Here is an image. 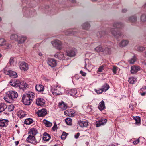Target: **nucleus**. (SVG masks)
<instances>
[{"label": "nucleus", "mask_w": 146, "mask_h": 146, "mask_svg": "<svg viewBox=\"0 0 146 146\" xmlns=\"http://www.w3.org/2000/svg\"><path fill=\"white\" fill-rule=\"evenodd\" d=\"M18 96V94L16 92L9 91L7 92L4 99L7 102L11 103L13 102L14 99L17 98Z\"/></svg>", "instance_id": "obj_1"}, {"label": "nucleus", "mask_w": 146, "mask_h": 146, "mask_svg": "<svg viewBox=\"0 0 146 146\" xmlns=\"http://www.w3.org/2000/svg\"><path fill=\"white\" fill-rule=\"evenodd\" d=\"M34 94V93L32 92L24 94L22 99V101L24 104L25 105L30 104L33 100Z\"/></svg>", "instance_id": "obj_2"}, {"label": "nucleus", "mask_w": 146, "mask_h": 146, "mask_svg": "<svg viewBox=\"0 0 146 146\" xmlns=\"http://www.w3.org/2000/svg\"><path fill=\"white\" fill-rule=\"evenodd\" d=\"M109 30H110L111 33L116 38H119L121 37L123 33L119 31H117L115 30L114 28H109Z\"/></svg>", "instance_id": "obj_3"}, {"label": "nucleus", "mask_w": 146, "mask_h": 146, "mask_svg": "<svg viewBox=\"0 0 146 146\" xmlns=\"http://www.w3.org/2000/svg\"><path fill=\"white\" fill-rule=\"evenodd\" d=\"M94 50L96 52H99L105 51L108 54H110L111 53L110 48H104L101 45H99L94 49Z\"/></svg>", "instance_id": "obj_4"}, {"label": "nucleus", "mask_w": 146, "mask_h": 146, "mask_svg": "<svg viewBox=\"0 0 146 146\" xmlns=\"http://www.w3.org/2000/svg\"><path fill=\"white\" fill-rule=\"evenodd\" d=\"M26 141L29 143L34 144H36L39 143V141H37L35 138L34 135H29L26 139Z\"/></svg>", "instance_id": "obj_5"}, {"label": "nucleus", "mask_w": 146, "mask_h": 146, "mask_svg": "<svg viewBox=\"0 0 146 146\" xmlns=\"http://www.w3.org/2000/svg\"><path fill=\"white\" fill-rule=\"evenodd\" d=\"M10 84L11 86L20 89L21 85V82L19 80H12L10 82Z\"/></svg>", "instance_id": "obj_6"}, {"label": "nucleus", "mask_w": 146, "mask_h": 146, "mask_svg": "<svg viewBox=\"0 0 146 146\" xmlns=\"http://www.w3.org/2000/svg\"><path fill=\"white\" fill-rule=\"evenodd\" d=\"M51 43L53 46L56 48L60 50L61 48V42L58 40H55L51 42Z\"/></svg>", "instance_id": "obj_7"}, {"label": "nucleus", "mask_w": 146, "mask_h": 146, "mask_svg": "<svg viewBox=\"0 0 146 146\" xmlns=\"http://www.w3.org/2000/svg\"><path fill=\"white\" fill-rule=\"evenodd\" d=\"M51 90L52 94L55 95H60L61 94V89L58 86L52 89Z\"/></svg>", "instance_id": "obj_8"}, {"label": "nucleus", "mask_w": 146, "mask_h": 146, "mask_svg": "<svg viewBox=\"0 0 146 146\" xmlns=\"http://www.w3.org/2000/svg\"><path fill=\"white\" fill-rule=\"evenodd\" d=\"M20 68L21 70L26 71L28 69V66L27 63L23 62L20 64Z\"/></svg>", "instance_id": "obj_9"}, {"label": "nucleus", "mask_w": 146, "mask_h": 146, "mask_svg": "<svg viewBox=\"0 0 146 146\" xmlns=\"http://www.w3.org/2000/svg\"><path fill=\"white\" fill-rule=\"evenodd\" d=\"M47 63L49 65L52 67L56 66L57 65L56 61L54 59H48Z\"/></svg>", "instance_id": "obj_10"}, {"label": "nucleus", "mask_w": 146, "mask_h": 146, "mask_svg": "<svg viewBox=\"0 0 146 146\" xmlns=\"http://www.w3.org/2000/svg\"><path fill=\"white\" fill-rule=\"evenodd\" d=\"M37 114L39 117H44L47 114L46 110L45 109L38 110Z\"/></svg>", "instance_id": "obj_11"}, {"label": "nucleus", "mask_w": 146, "mask_h": 146, "mask_svg": "<svg viewBox=\"0 0 146 146\" xmlns=\"http://www.w3.org/2000/svg\"><path fill=\"white\" fill-rule=\"evenodd\" d=\"M140 70V68L139 66L135 65L131 67V72L132 73L135 74L139 71Z\"/></svg>", "instance_id": "obj_12"}, {"label": "nucleus", "mask_w": 146, "mask_h": 146, "mask_svg": "<svg viewBox=\"0 0 146 146\" xmlns=\"http://www.w3.org/2000/svg\"><path fill=\"white\" fill-rule=\"evenodd\" d=\"M76 30L75 29H68L65 32V34L68 35L72 36L76 33Z\"/></svg>", "instance_id": "obj_13"}, {"label": "nucleus", "mask_w": 146, "mask_h": 146, "mask_svg": "<svg viewBox=\"0 0 146 146\" xmlns=\"http://www.w3.org/2000/svg\"><path fill=\"white\" fill-rule=\"evenodd\" d=\"M45 103V100L42 98H38L36 100V104L38 106L43 105Z\"/></svg>", "instance_id": "obj_14"}, {"label": "nucleus", "mask_w": 146, "mask_h": 146, "mask_svg": "<svg viewBox=\"0 0 146 146\" xmlns=\"http://www.w3.org/2000/svg\"><path fill=\"white\" fill-rule=\"evenodd\" d=\"M66 92L68 95L74 96L76 94L77 92L76 89L74 88L67 90Z\"/></svg>", "instance_id": "obj_15"}, {"label": "nucleus", "mask_w": 146, "mask_h": 146, "mask_svg": "<svg viewBox=\"0 0 146 146\" xmlns=\"http://www.w3.org/2000/svg\"><path fill=\"white\" fill-rule=\"evenodd\" d=\"M107 121L106 119H101L99 120L98 122H96V127H98L102 125H104L106 123Z\"/></svg>", "instance_id": "obj_16"}, {"label": "nucleus", "mask_w": 146, "mask_h": 146, "mask_svg": "<svg viewBox=\"0 0 146 146\" xmlns=\"http://www.w3.org/2000/svg\"><path fill=\"white\" fill-rule=\"evenodd\" d=\"M5 74L9 75L10 77L16 78L17 77V73L11 70H9V72H5Z\"/></svg>", "instance_id": "obj_17"}, {"label": "nucleus", "mask_w": 146, "mask_h": 146, "mask_svg": "<svg viewBox=\"0 0 146 146\" xmlns=\"http://www.w3.org/2000/svg\"><path fill=\"white\" fill-rule=\"evenodd\" d=\"M76 50L75 49H72L67 52V55L68 56L72 57L74 56L76 54Z\"/></svg>", "instance_id": "obj_18"}, {"label": "nucleus", "mask_w": 146, "mask_h": 146, "mask_svg": "<svg viewBox=\"0 0 146 146\" xmlns=\"http://www.w3.org/2000/svg\"><path fill=\"white\" fill-rule=\"evenodd\" d=\"M8 120L1 119L0 120V126L1 127H6L8 125Z\"/></svg>", "instance_id": "obj_19"}, {"label": "nucleus", "mask_w": 146, "mask_h": 146, "mask_svg": "<svg viewBox=\"0 0 146 146\" xmlns=\"http://www.w3.org/2000/svg\"><path fill=\"white\" fill-rule=\"evenodd\" d=\"M54 56L55 58H57L60 60L64 59V56L62 52L56 53L54 54Z\"/></svg>", "instance_id": "obj_20"}, {"label": "nucleus", "mask_w": 146, "mask_h": 146, "mask_svg": "<svg viewBox=\"0 0 146 146\" xmlns=\"http://www.w3.org/2000/svg\"><path fill=\"white\" fill-rule=\"evenodd\" d=\"M137 20V17L135 15L132 16L128 18V21L130 23H135Z\"/></svg>", "instance_id": "obj_21"}, {"label": "nucleus", "mask_w": 146, "mask_h": 146, "mask_svg": "<svg viewBox=\"0 0 146 146\" xmlns=\"http://www.w3.org/2000/svg\"><path fill=\"white\" fill-rule=\"evenodd\" d=\"M79 125L82 127H86L88 125V123L86 121H80L78 122Z\"/></svg>", "instance_id": "obj_22"}, {"label": "nucleus", "mask_w": 146, "mask_h": 146, "mask_svg": "<svg viewBox=\"0 0 146 146\" xmlns=\"http://www.w3.org/2000/svg\"><path fill=\"white\" fill-rule=\"evenodd\" d=\"M99 109L102 111L104 110L105 108L104 101L102 100L99 104L98 106Z\"/></svg>", "instance_id": "obj_23"}, {"label": "nucleus", "mask_w": 146, "mask_h": 146, "mask_svg": "<svg viewBox=\"0 0 146 146\" xmlns=\"http://www.w3.org/2000/svg\"><path fill=\"white\" fill-rule=\"evenodd\" d=\"M129 41L128 40H123L118 44L119 46L120 47L126 46L128 44Z\"/></svg>", "instance_id": "obj_24"}, {"label": "nucleus", "mask_w": 146, "mask_h": 146, "mask_svg": "<svg viewBox=\"0 0 146 146\" xmlns=\"http://www.w3.org/2000/svg\"><path fill=\"white\" fill-rule=\"evenodd\" d=\"M36 90L38 91L41 92L43 91L44 89L43 86L39 84H37L35 86Z\"/></svg>", "instance_id": "obj_25"}, {"label": "nucleus", "mask_w": 146, "mask_h": 146, "mask_svg": "<svg viewBox=\"0 0 146 146\" xmlns=\"http://www.w3.org/2000/svg\"><path fill=\"white\" fill-rule=\"evenodd\" d=\"M123 25L122 23L118 22H114L113 25V27L115 28H120L122 27Z\"/></svg>", "instance_id": "obj_26"}, {"label": "nucleus", "mask_w": 146, "mask_h": 146, "mask_svg": "<svg viewBox=\"0 0 146 146\" xmlns=\"http://www.w3.org/2000/svg\"><path fill=\"white\" fill-rule=\"evenodd\" d=\"M26 39L27 38L25 36H21V37H19L17 41L19 44H22L26 40Z\"/></svg>", "instance_id": "obj_27"}, {"label": "nucleus", "mask_w": 146, "mask_h": 146, "mask_svg": "<svg viewBox=\"0 0 146 146\" xmlns=\"http://www.w3.org/2000/svg\"><path fill=\"white\" fill-rule=\"evenodd\" d=\"M38 131L37 129L35 128H32L30 130L29 132V135L35 136L37 133Z\"/></svg>", "instance_id": "obj_28"}, {"label": "nucleus", "mask_w": 146, "mask_h": 146, "mask_svg": "<svg viewBox=\"0 0 146 146\" xmlns=\"http://www.w3.org/2000/svg\"><path fill=\"white\" fill-rule=\"evenodd\" d=\"M7 108V105L4 103H1L0 104V112H1L4 111Z\"/></svg>", "instance_id": "obj_29"}, {"label": "nucleus", "mask_w": 146, "mask_h": 146, "mask_svg": "<svg viewBox=\"0 0 146 146\" xmlns=\"http://www.w3.org/2000/svg\"><path fill=\"white\" fill-rule=\"evenodd\" d=\"M50 138V135L46 133L45 132L43 135V139L44 141H48Z\"/></svg>", "instance_id": "obj_30"}, {"label": "nucleus", "mask_w": 146, "mask_h": 146, "mask_svg": "<svg viewBox=\"0 0 146 146\" xmlns=\"http://www.w3.org/2000/svg\"><path fill=\"white\" fill-rule=\"evenodd\" d=\"M106 34V32L104 31H98L96 33V35L98 38H101L104 36Z\"/></svg>", "instance_id": "obj_31"}, {"label": "nucleus", "mask_w": 146, "mask_h": 146, "mask_svg": "<svg viewBox=\"0 0 146 146\" xmlns=\"http://www.w3.org/2000/svg\"><path fill=\"white\" fill-rule=\"evenodd\" d=\"M110 88L109 85L107 83L104 84L102 87L101 88L104 92H106Z\"/></svg>", "instance_id": "obj_32"}, {"label": "nucleus", "mask_w": 146, "mask_h": 146, "mask_svg": "<svg viewBox=\"0 0 146 146\" xmlns=\"http://www.w3.org/2000/svg\"><path fill=\"white\" fill-rule=\"evenodd\" d=\"M82 27L83 29L88 30L90 27V26L88 23L86 22L82 24Z\"/></svg>", "instance_id": "obj_33"}, {"label": "nucleus", "mask_w": 146, "mask_h": 146, "mask_svg": "<svg viewBox=\"0 0 146 146\" xmlns=\"http://www.w3.org/2000/svg\"><path fill=\"white\" fill-rule=\"evenodd\" d=\"M19 38V36H18L15 34H12L10 36V38L11 39L14 40L15 41H17Z\"/></svg>", "instance_id": "obj_34"}, {"label": "nucleus", "mask_w": 146, "mask_h": 146, "mask_svg": "<svg viewBox=\"0 0 146 146\" xmlns=\"http://www.w3.org/2000/svg\"><path fill=\"white\" fill-rule=\"evenodd\" d=\"M3 47L5 49H9L11 48L12 45L11 44L6 42V41L5 43V44Z\"/></svg>", "instance_id": "obj_35"}, {"label": "nucleus", "mask_w": 146, "mask_h": 146, "mask_svg": "<svg viewBox=\"0 0 146 146\" xmlns=\"http://www.w3.org/2000/svg\"><path fill=\"white\" fill-rule=\"evenodd\" d=\"M43 122L45 124V126L47 127H50L52 125V123L46 120H44Z\"/></svg>", "instance_id": "obj_36"}, {"label": "nucleus", "mask_w": 146, "mask_h": 146, "mask_svg": "<svg viewBox=\"0 0 146 146\" xmlns=\"http://www.w3.org/2000/svg\"><path fill=\"white\" fill-rule=\"evenodd\" d=\"M33 122V120L32 119L28 118L25 119L24 123L26 124L30 125Z\"/></svg>", "instance_id": "obj_37"}, {"label": "nucleus", "mask_w": 146, "mask_h": 146, "mask_svg": "<svg viewBox=\"0 0 146 146\" xmlns=\"http://www.w3.org/2000/svg\"><path fill=\"white\" fill-rule=\"evenodd\" d=\"M128 81L131 84H134L137 81V79L133 77H131L129 78Z\"/></svg>", "instance_id": "obj_38"}, {"label": "nucleus", "mask_w": 146, "mask_h": 146, "mask_svg": "<svg viewBox=\"0 0 146 146\" xmlns=\"http://www.w3.org/2000/svg\"><path fill=\"white\" fill-rule=\"evenodd\" d=\"M59 105L60 106V108H61L63 110H65L67 108V106L63 102L60 103H59Z\"/></svg>", "instance_id": "obj_39"}, {"label": "nucleus", "mask_w": 146, "mask_h": 146, "mask_svg": "<svg viewBox=\"0 0 146 146\" xmlns=\"http://www.w3.org/2000/svg\"><path fill=\"white\" fill-rule=\"evenodd\" d=\"M65 122L66 124L68 125H72V119L70 118H67L66 119Z\"/></svg>", "instance_id": "obj_40"}, {"label": "nucleus", "mask_w": 146, "mask_h": 146, "mask_svg": "<svg viewBox=\"0 0 146 146\" xmlns=\"http://www.w3.org/2000/svg\"><path fill=\"white\" fill-rule=\"evenodd\" d=\"M141 22H146V14H143L141 16Z\"/></svg>", "instance_id": "obj_41"}, {"label": "nucleus", "mask_w": 146, "mask_h": 146, "mask_svg": "<svg viewBox=\"0 0 146 146\" xmlns=\"http://www.w3.org/2000/svg\"><path fill=\"white\" fill-rule=\"evenodd\" d=\"M6 40L3 38H0V47L3 46L5 44V43Z\"/></svg>", "instance_id": "obj_42"}, {"label": "nucleus", "mask_w": 146, "mask_h": 146, "mask_svg": "<svg viewBox=\"0 0 146 146\" xmlns=\"http://www.w3.org/2000/svg\"><path fill=\"white\" fill-rule=\"evenodd\" d=\"M21 86H20V89H22L23 88H25L27 86V84L26 82L23 81L21 82Z\"/></svg>", "instance_id": "obj_43"}, {"label": "nucleus", "mask_w": 146, "mask_h": 146, "mask_svg": "<svg viewBox=\"0 0 146 146\" xmlns=\"http://www.w3.org/2000/svg\"><path fill=\"white\" fill-rule=\"evenodd\" d=\"M136 58L135 56H134L131 59L128 60L130 64H133L136 61Z\"/></svg>", "instance_id": "obj_44"}, {"label": "nucleus", "mask_w": 146, "mask_h": 146, "mask_svg": "<svg viewBox=\"0 0 146 146\" xmlns=\"http://www.w3.org/2000/svg\"><path fill=\"white\" fill-rule=\"evenodd\" d=\"M67 135L68 134L67 133L64 132H63L61 137V138L63 140L65 139Z\"/></svg>", "instance_id": "obj_45"}, {"label": "nucleus", "mask_w": 146, "mask_h": 146, "mask_svg": "<svg viewBox=\"0 0 146 146\" xmlns=\"http://www.w3.org/2000/svg\"><path fill=\"white\" fill-rule=\"evenodd\" d=\"M134 119L135 121V123L137 124L139 123L140 122V117L139 116H136L134 117Z\"/></svg>", "instance_id": "obj_46"}, {"label": "nucleus", "mask_w": 146, "mask_h": 146, "mask_svg": "<svg viewBox=\"0 0 146 146\" xmlns=\"http://www.w3.org/2000/svg\"><path fill=\"white\" fill-rule=\"evenodd\" d=\"M14 108V106L13 105H9L8 108V111L9 112H11L13 111Z\"/></svg>", "instance_id": "obj_47"}, {"label": "nucleus", "mask_w": 146, "mask_h": 146, "mask_svg": "<svg viewBox=\"0 0 146 146\" xmlns=\"http://www.w3.org/2000/svg\"><path fill=\"white\" fill-rule=\"evenodd\" d=\"M137 49L139 51H143L145 50V48L142 46H139L137 47Z\"/></svg>", "instance_id": "obj_48"}, {"label": "nucleus", "mask_w": 146, "mask_h": 146, "mask_svg": "<svg viewBox=\"0 0 146 146\" xmlns=\"http://www.w3.org/2000/svg\"><path fill=\"white\" fill-rule=\"evenodd\" d=\"M104 66L103 65L100 66L98 70V72H102L103 70H104Z\"/></svg>", "instance_id": "obj_49"}, {"label": "nucleus", "mask_w": 146, "mask_h": 146, "mask_svg": "<svg viewBox=\"0 0 146 146\" xmlns=\"http://www.w3.org/2000/svg\"><path fill=\"white\" fill-rule=\"evenodd\" d=\"M14 62V58L13 57H11L10 58L9 61V63L10 65H11Z\"/></svg>", "instance_id": "obj_50"}, {"label": "nucleus", "mask_w": 146, "mask_h": 146, "mask_svg": "<svg viewBox=\"0 0 146 146\" xmlns=\"http://www.w3.org/2000/svg\"><path fill=\"white\" fill-rule=\"evenodd\" d=\"M20 118H22L25 117V115H27L26 114L22 112V111H20Z\"/></svg>", "instance_id": "obj_51"}, {"label": "nucleus", "mask_w": 146, "mask_h": 146, "mask_svg": "<svg viewBox=\"0 0 146 146\" xmlns=\"http://www.w3.org/2000/svg\"><path fill=\"white\" fill-rule=\"evenodd\" d=\"M95 91L98 94H100L102 93L103 92H104L101 88L98 90L95 89Z\"/></svg>", "instance_id": "obj_52"}, {"label": "nucleus", "mask_w": 146, "mask_h": 146, "mask_svg": "<svg viewBox=\"0 0 146 146\" xmlns=\"http://www.w3.org/2000/svg\"><path fill=\"white\" fill-rule=\"evenodd\" d=\"M139 138L137 140H135L133 142V144L134 145H136L139 143Z\"/></svg>", "instance_id": "obj_53"}, {"label": "nucleus", "mask_w": 146, "mask_h": 146, "mask_svg": "<svg viewBox=\"0 0 146 146\" xmlns=\"http://www.w3.org/2000/svg\"><path fill=\"white\" fill-rule=\"evenodd\" d=\"M117 67L116 66H114L112 69L113 71L115 74H116L117 72Z\"/></svg>", "instance_id": "obj_54"}, {"label": "nucleus", "mask_w": 146, "mask_h": 146, "mask_svg": "<svg viewBox=\"0 0 146 146\" xmlns=\"http://www.w3.org/2000/svg\"><path fill=\"white\" fill-rule=\"evenodd\" d=\"M52 129L54 131H55L57 129V125L55 123Z\"/></svg>", "instance_id": "obj_55"}, {"label": "nucleus", "mask_w": 146, "mask_h": 146, "mask_svg": "<svg viewBox=\"0 0 146 146\" xmlns=\"http://www.w3.org/2000/svg\"><path fill=\"white\" fill-rule=\"evenodd\" d=\"M80 73L82 75V76H85L86 74V73H84L82 71H81L80 72Z\"/></svg>", "instance_id": "obj_56"}, {"label": "nucleus", "mask_w": 146, "mask_h": 146, "mask_svg": "<svg viewBox=\"0 0 146 146\" xmlns=\"http://www.w3.org/2000/svg\"><path fill=\"white\" fill-rule=\"evenodd\" d=\"M80 134L79 133V132L77 133L75 135V136H74L75 138L76 139L78 138V137H79V136H80Z\"/></svg>", "instance_id": "obj_57"}, {"label": "nucleus", "mask_w": 146, "mask_h": 146, "mask_svg": "<svg viewBox=\"0 0 146 146\" xmlns=\"http://www.w3.org/2000/svg\"><path fill=\"white\" fill-rule=\"evenodd\" d=\"M7 68L6 67L4 69V73L5 74V72L6 73L7 72H9V70L8 71H7Z\"/></svg>", "instance_id": "obj_58"}, {"label": "nucleus", "mask_w": 146, "mask_h": 146, "mask_svg": "<svg viewBox=\"0 0 146 146\" xmlns=\"http://www.w3.org/2000/svg\"><path fill=\"white\" fill-rule=\"evenodd\" d=\"M146 94V92H143L142 93H141V94L142 96L145 95Z\"/></svg>", "instance_id": "obj_59"}, {"label": "nucleus", "mask_w": 146, "mask_h": 146, "mask_svg": "<svg viewBox=\"0 0 146 146\" xmlns=\"http://www.w3.org/2000/svg\"><path fill=\"white\" fill-rule=\"evenodd\" d=\"M122 11L123 12L125 13L127 11V10L126 9H123Z\"/></svg>", "instance_id": "obj_60"}, {"label": "nucleus", "mask_w": 146, "mask_h": 146, "mask_svg": "<svg viewBox=\"0 0 146 146\" xmlns=\"http://www.w3.org/2000/svg\"><path fill=\"white\" fill-rule=\"evenodd\" d=\"M19 143V141H15V144L16 145H17Z\"/></svg>", "instance_id": "obj_61"}, {"label": "nucleus", "mask_w": 146, "mask_h": 146, "mask_svg": "<svg viewBox=\"0 0 146 146\" xmlns=\"http://www.w3.org/2000/svg\"><path fill=\"white\" fill-rule=\"evenodd\" d=\"M145 88L146 89V86H145L144 87H143L142 88H141V89L140 90L141 91H143Z\"/></svg>", "instance_id": "obj_62"}, {"label": "nucleus", "mask_w": 146, "mask_h": 146, "mask_svg": "<svg viewBox=\"0 0 146 146\" xmlns=\"http://www.w3.org/2000/svg\"><path fill=\"white\" fill-rule=\"evenodd\" d=\"M143 56L146 58V52L143 53Z\"/></svg>", "instance_id": "obj_63"}, {"label": "nucleus", "mask_w": 146, "mask_h": 146, "mask_svg": "<svg viewBox=\"0 0 146 146\" xmlns=\"http://www.w3.org/2000/svg\"><path fill=\"white\" fill-rule=\"evenodd\" d=\"M70 1H71L73 3H74L75 2V0H69Z\"/></svg>", "instance_id": "obj_64"}]
</instances>
